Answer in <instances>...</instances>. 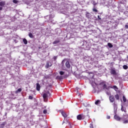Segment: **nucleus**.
I'll list each match as a JSON object with an SVG mask.
<instances>
[{
	"label": "nucleus",
	"mask_w": 128,
	"mask_h": 128,
	"mask_svg": "<svg viewBox=\"0 0 128 128\" xmlns=\"http://www.w3.org/2000/svg\"><path fill=\"white\" fill-rule=\"evenodd\" d=\"M90 16V13H87L86 14V18H89Z\"/></svg>",
	"instance_id": "c85d7f7f"
},
{
	"label": "nucleus",
	"mask_w": 128,
	"mask_h": 128,
	"mask_svg": "<svg viewBox=\"0 0 128 128\" xmlns=\"http://www.w3.org/2000/svg\"><path fill=\"white\" fill-rule=\"evenodd\" d=\"M125 28H126V29L128 28V24L125 25Z\"/></svg>",
	"instance_id": "4c0bfd02"
},
{
	"label": "nucleus",
	"mask_w": 128,
	"mask_h": 128,
	"mask_svg": "<svg viewBox=\"0 0 128 128\" xmlns=\"http://www.w3.org/2000/svg\"><path fill=\"white\" fill-rule=\"evenodd\" d=\"M100 103V100H98L96 102H95V104H98Z\"/></svg>",
	"instance_id": "aec40b11"
},
{
	"label": "nucleus",
	"mask_w": 128,
	"mask_h": 128,
	"mask_svg": "<svg viewBox=\"0 0 128 128\" xmlns=\"http://www.w3.org/2000/svg\"><path fill=\"white\" fill-rule=\"evenodd\" d=\"M48 94H50V92L48 91Z\"/></svg>",
	"instance_id": "a19ab883"
},
{
	"label": "nucleus",
	"mask_w": 128,
	"mask_h": 128,
	"mask_svg": "<svg viewBox=\"0 0 128 128\" xmlns=\"http://www.w3.org/2000/svg\"><path fill=\"white\" fill-rule=\"evenodd\" d=\"M122 100H123V102H126V96H123Z\"/></svg>",
	"instance_id": "b1692460"
},
{
	"label": "nucleus",
	"mask_w": 128,
	"mask_h": 128,
	"mask_svg": "<svg viewBox=\"0 0 128 128\" xmlns=\"http://www.w3.org/2000/svg\"><path fill=\"white\" fill-rule=\"evenodd\" d=\"M12 2H14V4H18V0H13Z\"/></svg>",
	"instance_id": "a878e982"
},
{
	"label": "nucleus",
	"mask_w": 128,
	"mask_h": 128,
	"mask_svg": "<svg viewBox=\"0 0 128 128\" xmlns=\"http://www.w3.org/2000/svg\"><path fill=\"white\" fill-rule=\"evenodd\" d=\"M114 98L117 100H120V95L117 94L114 95Z\"/></svg>",
	"instance_id": "4468645a"
},
{
	"label": "nucleus",
	"mask_w": 128,
	"mask_h": 128,
	"mask_svg": "<svg viewBox=\"0 0 128 128\" xmlns=\"http://www.w3.org/2000/svg\"><path fill=\"white\" fill-rule=\"evenodd\" d=\"M123 68H124V70H128V66H126V65H124V66H123Z\"/></svg>",
	"instance_id": "4be33fe9"
},
{
	"label": "nucleus",
	"mask_w": 128,
	"mask_h": 128,
	"mask_svg": "<svg viewBox=\"0 0 128 128\" xmlns=\"http://www.w3.org/2000/svg\"><path fill=\"white\" fill-rule=\"evenodd\" d=\"M93 12H98V10H96V8H94L92 9Z\"/></svg>",
	"instance_id": "393cba45"
},
{
	"label": "nucleus",
	"mask_w": 128,
	"mask_h": 128,
	"mask_svg": "<svg viewBox=\"0 0 128 128\" xmlns=\"http://www.w3.org/2000/svg\"><path fill=\"white\" fill-rule=\"evenodd\" d=\"M36 85V90H38L39 92V90H40V85L38 83H37Z\"/></svg>",
	"instance_id": "1a4fd4ad"
},
{
	"label": "nucleus",
	"mask_w": 128,
	"mask_h": 128,
	"mask_svg": "<svg viewBox=\"0 0 128 128\" xmlns=\"http://www.w3.org/2000/svg\"><path fill=\"white\" fill-rule=\"evenodd\" d=\"M22 92V88H20L15 92V94H18V92Z\"/></svg>",
	"instance_id": "f3484780"
},
{
	"label": "nucleus",
	"mask_w": 128,
	"mask_h": 128,
	"mask_svg": "<svg viewBox=\"0 0 128 128\" xmlns=\"http://www.w3.org/2000/svg\"><path fill=\"white\" fill-rule=\"evenodd\" d=\"M121 122H122L123 124H128V117L124 116L123 117L121 118Z\"/></svg>",
	"instance_id": "f257e3e1"
},
{
	"label": "nucleus",
	"mask_w": 128,
	"mask_h": 128,
	"mask_svg": "<svg viewBox=\"0 0 128 128\" xmlns=\"http://www.w3.org/2000/svg\"><path fill=\"white\" fill-rule=\"evenodd\" d=\"M6 6V2L2 1L0 2V6Z\"/></svg>",
	"instance_id": "9b49d317"
},
{
	"label": "nucleus",
	"mask_w": 128,
	"mask_h": 128,
	"mask_svg": "<svg viewBox=\"0 0 128 128\" xmlns=\"http://www.w3.org/2000/svg\"><path fill=\"white\" fill-rule=\"evenodd\" d=\"M28 36H30V38H34V36L32 34L31 32H30L28 34Z\"/></svg>",
	"instance_id": "dca6fc26"
},
{
	"label": "nucleus",
	"mask_w": 128,
	"mask_h": 128,
	"mask_svg": "<svg viewBox=\"0 0 128 128\" xmlns=\"http://www.w3.org/2000/svg\"><path fill=\"white\" fill-rule=\"evenodd\" d=\"M80 94H78V96H80Z\"/></svg>",
	"instance_id": "c03bdc74"
},
{
	"label": "nucleus",
	"mask_w": 128,
	"mask_h": 128,
	"mask_svg": "<svg viewBox=\"0 0 128 128\" xmlns=\"http://www.w3.org/2000/svg\"><path fill=\"white\" fill-rule=\"evenodd\" d=\"M108 46H109V48H112L114 46L111 43H110V42H108Z\"/></svg>",
	"instance_id": "412c9836"
},
{
	"label": "nucleus",
	"mask_w": 128,
	"mask_h": 128,
	"mask_svg": "<svg viewBox=\"0 0 128 128\" xmlns=\"http://www.w3.org/2000/svg\"><path fill=\"white\" fill-rule=\"evenodd\" d=\"M64 122H65L64 121L62 124H64Z\"/></svg>",
	"instance_id": "79ce46f5"
},
{
	"label": "nucleus",
	"mask_w": 128,
	"mask_h": 128,
	"mask_svg": "<svg viewBox=\"0 0 128 128\" xmlns=\"http://www.w3.org/2000/svg\"><path fill=\"white\" fill-rule=\"evenodd\" d=\"M61 114H62V116H64V118L68 117V115H66V112H64L62 111Z\"/></svg>",
	"instance_id": "f8f14e48"
},
{
	"label": "nucleus",
	"mask_w": 128,
	"mask_h": 128,
	"mask_svg": "<svg viewBox=\"0 0 128 128\" xmlns=\"http://www.w3.org/2000/svg\"><path fill=\"white\" fill-rule=\"evenodd\" d=\"M121 110H122V112H126V111L124 110V108L122 107L121 108Z\"/></svg>",
	"instance_id": "2f4dec72"
},
{
	"label": "nucleus",
	"mask_w": 128,
	"mask_h": 128,
	"mask_svg": "<svg viewBox=\"0 0 128 128\" xmlns=\"http://www.w3.org/2000/svg\"><path fill=\"white\" fill-rule=\"evenodd\" d=\"M100 86H103L102 88L104 90H108V85L106 84V82H102L100 83Z\"/></svg>",
	"instance_id": "7ed1b4c3"
},
{
	"label": "nucleus",
	"mask_w": 128,
	"mask_h": 128,
	"mask_svg": "<svg viewBox=\"0 0 128 128\" xmlns=\"http://www.w3.org/2000/svg\"><path fill=\"white\" fill-rule=\"evenodd\" d=\"M98 19L99 20H102V18H100V16H98Z\"/></svg>",
	"instance_id": "f704fd0d"
},
{
	"label": "nucleus",
	"mask_w": 128,
	"mask_h": 128,
	"mask_svg": "<svg viewBox=\"0 0 128 128\" xmlns=\"http://www.w3.org/2000/svg\"><path fill=\"white\" fill-rule=\"evenodd\" d=\"M113 88H114V90H118V86H114Z\"/></svg>",
	"instance_id": "cd10ccee"
},
{
	"label": "nucleus",
	"mask_w": 128,
	"mask_h": 128,
	"mask_svg": "<svg viewBox=\"0 0 128 128\" xmlns=\"http://www.w3.org/2000/svg\"><path fill=\"white\" fill-rule=\"evenodd\" d=\"M90 128H94V125L92 124H90Z\"/></svg>",
	"instance_id": "c9c22d12"
},
{
	"label": "nucleus",
	"mask_w": 128,
	"mask_h": 128,
	"mask_svg": "<svg viewBox=\"0 0 128 128\" xmlns=\"http://www.w3.org/2000/svg\"><path fill=\"white\" fill-rule=\"evenodd\" d=\"M6 114H8V113L5 114V116H6Z\"/></svg>",
	"instance_id": "ea45409f"
},
{
	"label": "nucleus",
	"mask_w": 128,
	"mask_h": 128,
	"mask_svg": "<svg viewBox=\"0 0 128 128\" xmlns=\"http://www.w3.org/2000/svg\"><path fill=\"white\" fill-rule=\"evenodd\" d=\"M62 62H64V60H62Z\"/></svg>",
	"instance_id": "37998d69"
},
{
	"label": "nucleus",
	"mask_w": 128,
	"mask_h": 128,
	"mask_svg": "<svg viewBox=\"0 0 128 128\" xmlns=\"http://www.w3.org/2000/svg\"><path fill=\"white\" fill-rule=\"evenodd\" d=\"M86 116L82 114H78L77 116V120H84Z\"/></svg>",
	"instance_id": "f03ea898"
},
{
	"label": "nucleus",
	"mask_w": 128,
	"mask_h": 128,
	"mask_svg": "<svg viewBox=\"0 0 128 128\" xmlns=\"http://www.w3.org/2000/svg\"><path fill=\"white\" fill-rule=\"evenodd\" d=\"M106 118H108V120H110V116H106Z\"/></svg>",
	"instance_id": "e433bc0d"
},
{
	"label": "nucleus",
	"mask_w": 128,
	"mask_h": 128,
	"mask_svg": "<svg viewBox=\"0 0 128 128\" xmlns=\"http://www.w3.org/2000/svg\"><path fill=\"white\" fill-rule=\"evenodd\" d=\"M48 94L47 93H44L43 94V98L44 100H47L48 98Z\"/></svg>",
	"instance_id": "9d476101"
},
{
	"label": "nucleus",
	"mask_w": 128,
	"mask_h": 128,
	"mask_svg": "<svg viewBox=\"0 0 128 128\" xmlns=\"http://www.w3.org/2000/svg\"><path fill=\"white\" fill-rule=\"evenodd\" d=\"M52 66V62H48L46 65V68H50V66Z\"/></svg>",
	"instance_id": "6e6552de"
},
{
	"label": "nucleus",
	"mask_w": 128,
	"mask_h": 128,
	"mask_svg": "<svg viewBox=\"0 0 128 128\" xmlns=\"http://www.w3.org/2000/svg\"><path fill=\"white\" fill-rule=\"evenodd\" d=\"M28 98H29V100H32L33 97H32V96H28Z\"/></svg>",
	"instance_id": "473e14b6"
},
{
	"label": "nucleus",
	"mask_w": 128,
	"mask_h": 128,
	"mask_svg": "<svg viewBox=\"0 0 128 128\" xmlns=\"http://www.w3.org/2000/svg\"><path fill=\"white\" fill-rule=\"evenodd\" d=\"M60 76H64V72L63 71H60Z\"/></svg>",
	"instance_id": "5701e85b"
},
{
	"label": "nucleus",
	"mask_w": 128,
	"mask_h": 128,
	"mask_svg": "<svg viewBox=\"0 0 128 128\" xmlns=\"http://www.w3.org/2000/svg\"><path fill=\"white\" fill-rule=\"evenodd\" d=\"M6 124V122H3L2 124H0V128H4V126Z\"/></svg>",
	"instance_id": "ddd939ff"
},
{
	"label": "nucleus",
	"mask_w": 128,
	"mask_h": 128,
	"mask_svg": "<svg viewBox=\"0 0 128 128\" xmlns=\"http://www.w3.org/2000/svg\"><path fill=\"white\" fill-rule=\"evenodd\" d=\"M109 100H110V102H114L116 100L114 99V95H110L109 96Z\"/></svg>",
	"instance_id": "20e7f679"
},
{
	"label": "nucleus",
	"mask_w": 128,
	"mask_h": 128,
	"mask_svg": "<svg viewBox=\"0 0 128 128\" xmlns=\"http://www.w3.org/2000/svg\"><path fill=\"white\" fill-rule=\"evenodd\" d=\"M114 118H115V120H118V121L121 120H122V118H120V116H118L116 114L114 115Z\"/></svg>",
	"instance_id": "423d86ee"
},
{
	"label": "nucleus",
	"mask_w": 128,
	"mask_h": 128,
	"mask_svg": "<svg viewBox=\"0 0 128 128\" xmlns=\"http://www.w3.org/2000/svg\"><path fill=\"white\" fill-rule=\"evenodd\" d=\"M23 42L24 44H28V40L26 38L23 39Z\"/></svg>",
	"instance_id": "a211bd4d"
},
{
	"label": "nucleus",
	"mask_w": 128,
	"mask_h": 128,
	"mask_svg": "<svg viewBox=\"0 0 128 128\" xmlns=\"http://www.w3.org/2000/svg\"><path fill=\"white\" fill-rule=\"evenodd\" d=\"M106 94L107 96H112V94H110V92H106Z\"/></svg>",
	"instance_id": "bb28decb"
},
{
	"label": "nucleus",
	"mask_w": 128,
	"mask_h": 128,
	"mask_svg": "<svg viewBox=\"0 0 128 128\" xmlns=\"http://www.w3.org/2000/svg\"><path fill=\"white\" fill-rule=\"evenodd\" d=\"M110 74H113L114 76H116V72L114 69H111L110 70Z\"/></svg>",
	"instance_id": "0eeeda50"
},
{
	"label": "nucleus",
	"mask_w": 128,
	"mask_h": 128,
	"mask_svg": "<svg viewBox=\"0 0 128 128\" xmlns=\"http://www.w3.org/2000/svg\"><path fill=\"white\" fill-rule=\"evenodd\" d=\"M56 80H62V76H56Z\"/></svg>",
	"instance_id": "6ab92c4d"
},
{
	"label": "nucleus",
	"mask_w": 128,
	"mask_h": 128,
	"mask_svg": "<svg viewBox=\"0 0 128 128\" xmlns=\"http://www.w3.org/2000/svg\"><path fill=\"white\" fill-rule=\"evenodd\" d=\"M66 122L70 126V128H72V125L70 124V122L66 120Z\"/></svg>",
	"instance_id": "7c9ffc66"
},
{
	"label": "nucleus",
	"mask_w": 128,
	"mask_h": 128,
	"mask_svg": "<svg viewBox=\"0 0 128 128\" xmlns=\"http://www.w3.org/2000/svg\"><path fill=\"white\" fill-rule=\"evenodd\" d=\"M66 66L67 68H70V61L67 60L66 62Z\"/></svg>",
	"instance_id": "39448f33"
},
{
	"label": "nucleus",
	"mask_w": 128,
	"mask_h": 128,
	"mask_svg": "<svg viewBox=\"0 0 128 128\" xmlns=\"http://www.w3.org/2000/svg\"><path fill=\"white\" fill-rule=\"evenodd\" d=\"M59 42H60V40H56L53 42V44H58Z\"/></svg>",
	"instance_id": "2eb2a0df"
},
{
	"label": "nucleus",
	"mask_w": 128,
	"mask_h": 128,
	"mask_svg": "<svg viewBox=\"0 0 128 128\" xmlns=\"http://www.w3.org/2000/svg\"><path fill=\"white\" fill-rule=\"evenodd\" d=\"M46 112H48V111L46 110H44L43 114H46Z\"/></svg>",
	"instance_id": "c756f323"
},
{
	"label": "nucleus",
	"mask_w": 128,
	"mask_h": 128,
	"mask_svg": "<svg viewBox=\"0 0 128 128\" xmlns=\"http://www.w3.org/2000/svg\"><path fill=\"white\" fill-rule=\"evenodd\" d=\"M0 10H2V7H0Z\"/></svg>",
	"instance_id": "58836bf2"
},
{
	"label": "nucleus",
	"mask_w": 128,
	"mask_h": 128,
	"mask_svg": "<svg viewBox=\"0 0 128 128\" xmlns=\"http://www.w3.org/2000/svg\"><path fill=\"white\" fill-rule=\"evenodd\" d=\"M56 58H58V56H54V60H56Z\"/></svg>",
	"instance_id": "72a5a7b5"
}]
</instances>
